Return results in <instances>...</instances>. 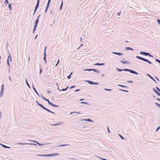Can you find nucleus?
Returning <instances> with one entry per match:
<instances>
[{"mask_svg": "<svg viewBox=\"0 0 160 160\" xmlns=\"http://www.w3.org/2000/svg\"><path fill=\"white\" fill-rule=\"evenodd\" d=\"M59 62V60H58L57 61V63H56V64L55 65V66H57L58 65V64Z\"/></svg>", "mask_w": 160, "mask_h": 160, "instance_id": "59", "label": "nucleus"}, {"mask_svg": "<svg viewBox=\"0 0 160 160\" xmlns=\"http://www.w3.org/2000/svg\"><path fill=\"white\" fill-rule=\"evenodd\" d=\"M83 44H82L78 48V49H79L82 46H83Z\"/></svg>", "mask_w": 160, "mask_h": 160, "instance_id": "63", "label": "nucleus"}, {"mask_svg": "<svg viewBox=\"0 0 160 160\" xmlns=\"http://www.w3.org/2000/svg\"><path fill=\"white\" fill-rule=\"evenodd\" d=\"M48 8L47 7H46V9L45 10V13H46L47 12V10H48Z\"/></svg>", "mask_w": 160, "mask_h": 160, "instance_id": "61", "label": "nucleus"}, {"mask_svg": "<svg viewBox=\"0 0 160 160\" xmlns=\"http://www.w3.org/2000/svg\"><path fill=\"white\" fill-rule=\"evenodd\" d=\"M155 104L158 107H159L160 108V104L158 103L157 102L155 103Z\"/></svg>", "mask_w": 160, "mask_h": 160, "instance_id": "36", "label": "nucleus"}, {"mask_svg": "<svg viewBox=\"0 0 160 160\" xmlns=\"http://www.w3.org/2000/svg\"><path fill=\"white\" fill-rule=\"evenodd\" d=\"M47 92L48 93H51L52 92V91L49 90H48Z\"/></svg>", "mask_w": 160, "mask_h": 160, "instance_id": "60", "label": "nucleus"}, {"mask_svg": "<svg viewBox=\"0 0 160 160\" xmlns=\"http://www.w3.org/2000/svg\"><path fill=\"white\" fill-rule=\"evenodd\" d=\"M28 144L29 145H34L35 146H37V145L35 143H28Z\"/></svg>", "mask_w": 160, "mask_h": 160, "instance_id": "34", "label": "nucleus"}, {"mask_svg": "<svg viewBox=\"0 0 160 160\" xmlns=\"http://www.w3.org/2000/svg\"><path fill=\"white\" fill-rule=\"evenodd\" d=\"M49 105L53 107H59L58 105L54 104L52 102Z\"/></svg>", "mask_w": 160, "mask_h": 160, "instance_id": "18", "label": "nucleus"}, {"mask_svg": "<svg viewBox=\"0 0 160 160\" xmlns=\"http://www.w3.org/2000/svg\"><path fill=\"white\" fill-rule=\"evenodd\" d=\"M0 145L3 148H10V147L7 146H6L5 145L3 144H2L1 143H0Z\"/></svg>", "mask_w": 160, "mask_h": 160, "instance_id": "17", "label": "nucleus"}, {"mask_svg": "<svg viewBox=\"0 0 160 160\" xmlns=\"http://www.w3.org/2000/svg\"><path fill=\"white\" fill-rule=\"evenodd\" d=\"M62 124V122H59L55 124H50L51 126H58V125H61Z\"/></svg>", "mask_w": 160, "mask_h": 160, "instance_id": "10", "label": "nucleus"}, {"mask_svg": "<svg viewBox=\"0 0 160 160\" xmlns=\"http://www.w3.org/2000/svg\"><path fill=\"white\" fill-rule=\"evenodd\" d=\"M81 121H86V119H82L80 120Z\"/></svg>", "mask_w": 160, "mask_h": 160, "instance_id": "64", "label": "nucleus"}, {"mask_svg": "<svg viewBox=\"0 0 160 160\" xmlns=\"http://www.w3.org/2000/svg\"><path fill=\"white\" fill-rule=\"evenodd\" d=\"M59 154V153H54L51 154H49L50 157L55 156L58 155Z\"/></svg>", "mask_w": 160, "mask_h": 160, "instance_id": "9", "label": "nucleus"}, {"mask_svg": "<svg viewBox=\"0 0 160 160\" xmlns=\"http://www.w3.org/2000/svg\"><path fill=\"white\" fill-rule=\"evenodd\" d=\"M36 102L37 103V104L39 106H40L41 108H42L43 109H44V110H45L46 111H47V112H50L51 113H52L55 114L54 112H53L52 111H51L49 109H48L47 108H46L44 107L42 104L39 103L37 101H36Z\"/></svg>", "mask_w": 160, "mask_h": 160, "instance_id": "3", "label": "nucleus"}, {"mask_svg": "<svg viewBox=\"0 0 160 160\" xmlns=\"http://www.w3.org/2000/svg\"><path fill=\"white\" fill-rule=\"evenodd\" d=\"M25 82H26V84L27 85V86H28V87L29 88H30V86L29 85L26 79H25Z\"/></svg>", "mask_w": 160, "mask_h": 160, "instance_id": "23", "label": "nucleus"}, {"mask_svg": "<svg viewBox=\"0 0 160 160\" xmlns=\"http://www.w3.org/2000/svg\"><path fill=\"white\" fill-rule=\"evenodd\" d=\"M160 127L159 126L158 127L156 130V131L158 132V130L160 129Z\"/></svg>", "mask_w": 160, "mask_h": 160, "instance_id": "45", "label": "nucleus"}, {"mask_svg": "<svg viewBox=\"0 0 160 160\" xmlns=\"http://www.w3.org/2000/svg\"><path fill=\"white\" fill-rule=\"evenodd\" d=\"M86 121H89L90 122H93V121H92L91 119H90L88 118L87 119H86Z\"/></svg>", "mask_w": 160, "mask_h": 160, "instance_id": "29", "label": "nucleus"}, {"mask_svg": "<svg viewBox=\"0 0 160 160\" xmlns=\"http://www.w3.org/2000/svg\"><path fill=\"white\" fill-rule=\"evenodd\" d=\"M152 90L154 91V92L156 94L158 95V94L159 92H158L157 90H156V89H155L154 88H153L152 89Z\"/></svg>", "mask_w": 160, "mask_h": 160, "instance_id": "24", "label": "nucleus"}, {"mask_svg": "<svg viewBox=\"0 0 160 160\" xmlns=\"http://www.w3.org/2000/svg\"><path fill=\"white\" fill-rule=\"evenodd\" d=\"M105 64L104 63H99V62H97L94 64L95 65H98V66H103Z\"/></svg>", "mask_w": 160, "mask_h": 160, "instance_id": "15", "label": "nucleus"}, {"mask_svg": "<svg viewBox=\"0 0 160 160\" xmlns=\"http://www.w3.org/2000/svg\"><path fill=\"white\" fill-rule=\"evenodd\" d=\"M156 88L157 90V91L158 92H160V89H159V88L158 87H156Z\"/></svg>", "mask_w": 160, "mask_h": 160, "instance_id": "39", "label": "nucleus"}, {"mask_svg": "<svg viewBox=\"0 0 160 160\" xmlns=\"http://www.w3.org/2000/svg\"><path fill=\"white\" fill-rule=\"evenodd\" d=\"M40 2V0H37V2L36 5H37L39 6V4Z\"/></svg>", "mask_w": 160, "mask_h": 160, "instance_id": "43", "label": "nucleus"}, {"mask_svg": "<svg viewBox=\"0 0 160 160\" xmlns=\"http://www.w3.org/2000/svg\"><path fill=\"white\" fill-rule=\"evenodd\" d=\"M86 81V82H88V83H89L91 85H93V83H94L92 81H89V80H87V81Z\"/></svg>", "mask_w": 160, "mask_h": 160, "instance_id": "21", "label": "nucleus"}, {"mask_svg": "<svg viewBox=\"0 0 160 160\" xmlns=\"http://www.w3.org/2000/svg\"><path fill=\"white\" fill-rule=\"evenodd\" d=\"M80 91V89H77L74 91V92H77Z\"/></svg>", "mask_w": 160, "mask_h": 160, "instance_id": "58", "label": "nucleus"}, {"mask_svg": "<svg viewBox=\"0 0 160 160\" xmlns=\"http://www.w3.org/2000/svg\"><path fill=\"white\" fill-rule=\"evenodd\" d=\"M155 60L156 62H158L159 64L160 63V60H158V59L157 58H156L155 59Z\"/></svg>", "mask_w": 160, "mask_h": 160, "instance_id": "42", "label": "nucleus"}, {"mask_svg": "<svg viewBox=\"0 0 160 160\" xmlns=\"http://www.w3.org/2000/svg\"><path fill=\"white\" fill-rule=\"evenodd\" d=\"M118 135L119 136V137L122 140H124L125 139V138L122 136L121 135L118 134Z\"/></svg>", "mask_w": 160, "mask_h": 160, "instance_id": "30", "label": "nucleus"}, {"mask_svg": "<svg viewBox=\"0 0 160 160\" xmlns=\"http://www.w3.org/2000/svg\"><path fill=\"white\" fill-rule=\"evenodd\" d=\"M30 141H31L32 142H34V143H36L37 144H38V142L36 141H35V140H30Z\"/></svg>", "mask_w": 160, "mask_h": 160, "instance_id": "49", "label": "nucleus"}, {"mask_svg": "<svg viewBox=\"0 0 160 160\" xmlns=\"http://www.w3.org/2000/svg\"><path fill=\"white\" fill-rule=\"evenodd\" d=\"M39 6H38L37 5H36V6L34 8V10L33 13V15H34L35 14V13H36V12L37 11L38 8L39 7Z\"/></svg>", "mask_w": 160, "mask_h": 160, "instance_id": "13", "label": "nucleus"}, {"mask_svg": "<svg viewBox=\"0 0 160 160\" xmlns=\"http://www.w3.org/2000/svg\"><path fill=\"white\" fill-rule=\"evenodd\" d=\"M45 144V143H44V144H41V143H39L38 142L37 144L39 146H43L45 144Z\"/></svg>", "mask_w": 160, "mask_h": 160, "instance_id": "33", "label": "nucleus"}, {"mask_svg": "<svg viewBox=\"0 0 160 160\" xmlns=\"http://www.w3.org/2000/svg\"><path fill=\"white\" fill-rule=\"evenodd\" d=\"M41 95L42 96V99L44 100H45L46 98H45L44 96H43L42 94H41Z\"/></svg>", "mask_w": 160, "mask_h": 160, "instance_id": "48", "label": "nucleus"}, {"mask_svg": "<svg viewBox=\"0 0 160 160\" xmlns=\"http://www.w3.org/2000/svg\"><path fill=\"white\" fill-rule=\"evenodd\" d=\"M125 49L126 50H133V49L131 48V47H126L125 48Z\"/></svg>", "mask_w": 160, "mask_h": 160, "instance_id": "19", "label": "nucleus"}, {"mask_svg": "<svg viewBox=\"0 0 160 160\" xmlns=\"http://www.w3.org/2000/svg\"><path fill=\"white\" fill-rule=\"evenodd\" d=\"M45 101L48 102V103L49 105L50 104L51 102H50V101H49V100L48 99H47V98H46Z\"/></svg>", "mask_w": 160, "mask_h": 160, "instance_id": "31", "label": "nucleus"}, {"mask_svg": "<svg viewBox=\"0 0 160 160\" xmlns=\"http://www.w3.org/2000/svg\"><path fill=\"white\" fill-rule=\"evenodd\" d=\"M121 62L123 64H129L130 62L128 61H123L121 60Z\"/></svg>", "mask_w": 160, "mask_h": 160, "instance_id": "16", "label": "nucleus"}, {"mask_svg": "<svg viewBox=\"0 0 160 160\" xmlns=\"http://www.w3.org/2000/svg\"><path fill=\"white\" fill-rule=\"evenodd\" d=\"M38 156H43V157H50L49 154H37Z\"/></svg>", "mask_w": 160, "mask_h": 160, "instance_id": "11", "label": "nucleus"}, {"mask_svg": "<svg viewBox=\"0 0 160 160\" xmlns=\"http://www.w3.org/2000/svg\"><path fill=\"white\" fill-rule=\"evenodd\" d=\"M5 3L6 4H8L9 3L8 1V0H5Z\"/></svg>", "mask_w": 160, "mask_h": 160, "instance_id": "62", "label": "nucleus"}, {"mask_svg": "<svg viewBox=\"0 0 160 160\" xmlns=\"http://www.w3.org/2000/svg\"><path fill=\"white\" fill-rule=\"evenodd\" d=\"M118 86H120V87H123V88H128V87L127 86H125V85H121V84H119L118 85Z\"/></svg>", "mask_w": 160, "mask_h": 160, "instance_id": "26", "label": "nucleus"}, {"mask_svg": "<svg viewBox=\"0 0 160 160\" xmlns=\"http://www.w3.org/2000/svg\"><path fill=\"white\" fill-rule=\"evenodd\" d=\"M7 64L8 67L9 68V70H8V72H9L10 69V66L9 64V60H8V59H7Z\"/></svg>", "mask_w": 160, "mask_h": 160, "instance_id": "14", "label": "nucleus"}, {"mask_svg": "<svg viewBox=\"0 0 160 160\" xmlns=\"http://www.w3.org/2000/svg\"><path fill=\"white\" fill-rule=\"evenodd\" d=\"M136 58L137 59H138L139 60H142L144 62H146L148 63L149 64H152V65H154V64L152 63V62L148 60V59H146L145 58H142L141 57L139 56H136Z\"/></svg>", "mask_w": 160, "mask_h": 160, "instance_id": "2", "label": "nucleus"}, {"mask_svg": "<svg viewBox=\"0 0 160 160\" xmlns=\"http://www.w3.org/2000/svg\"><path fill=\"white\" fill-rule=\"evenodd\" d=\"M127 82L128 83H132L133 81H132L129 80V81H127Z\"/></svg>", "mask_w": 160, "mask_h": 160, "instance_id": "57", "label": "nucleus"}, {"mask_svg": "<svg viewBox=\"0 0 160 160\" xmlns=\"http://www.w3.org/2000/svg\"><path fill=\"white\" fill-rule=\"evenodd\" d=\"M36 27H34L33 30V33H34V32L36 29Z\"/></svg>", "mask_w": 160, "mask_h": 160, "instance_id": "53", "label": "nucleus"}, {"mask_svg": "<svg viewBox=\"0 0 160 160\" xmlns=\"http://www.w3.org/2000/svg\"><path fill=\"white\" fill-rule=\"evenodd\" d=\"M107 128L108 132L109 133H110V132L109 129V127L107 126Z\"/></svg>", "mask_w": 160, "mask_h": 160, "instance_id": "51", "label": "nucleus"}, {"mask_svg": "<svg viewBox=\"0 0 160 160\" xmlns=\"http://www.w3.org/2000/svg\"><path fill=\"white\" fill-rule=\"evenodd\" d=\"M32 88H33V89L34 90V92H36V93L37 94V95L39 97H40V95L39 94V93L37 91L36 89V88H35V87H34V86L33 85H32Z\"/></svg>", "mask_w": 160, "mask_h": 160, "instance_id": "12", "label": "nucleus"}, {"mask_svg": "<svg viewBox=\"0 0 160 160\" xmlns=\"http://www.w3.org/2000/svg\"><path fill=\"white\" fill-rule=\"evenodd\" d=\"M84 71H88L90 72L91 71H93L97 73H100V71L97 70L96 69H91V68H88L84 70Z\"/></svg>", "mask_w": 160, "mask_h": 160, "instance_id": "4", "label": "nucleus"}, {"mask_svg": "<svg viewBox=\"0 0 160 160\" xmlns=\"http://www.w3.org/2000/svg\"><path fill=\"white\" fill-rule=\"evenodd\" d=\"M117 55L119 56H122L123 55V53L121 52H117Z\"/></svg>", "mask_w": 160, "mask_h": 160, "instance_id": "27", "label": "nucleus"}, {"mask_svg": "<svg viewBox=\"0 0 160 160\" xmlns=\"http://www.w3.org/2000/svg\"><path fill=\"white\" fill-rule=\"evenodd\" d=\"M72 73V72H71L70 75L67 76V78L68 79H70L71 78V76Z\"/></svg>", "mask_w": 160, "mask_h": 160, "instance_id": "32", "label": "nucleus"}, {"mask_svg": "<svg viewBox=\"0 0 160 160\" xmlns=\"http://www.w3.org/2000/svg\"><path fill=\"white\" fill-rule=\"evenodd\" d=\"M9 9L10 10H12V5L11 3H9L8 5Z\"/></svg>", "mask_w": 160, "mask_h": 160, "instance_id": "25", "label": "nucleus"}, {"mask_svg": "<svg viewBox=\"0 0 160 160\" xmlns=\"http://www.w3.org/2000/svg\"><path fill=\"white\" fill-rule=\"evenodd\" d=\"M68 145V144H62V145H60L58 147H61L65 146H67V145Z\"/></svg>", "mask_w": 160, "mask_h": 160, "instance_id": "41", "label": "nucleus"}, {"mask_svg": "<svg viewBox=\"0 0 160 160\" xmlns=\"http://www.w3.org/2000/svg\"><path fill=\"white\" fill-rule=\"evenodd\" d=\"M38 26V23H35V24H34V27H36V28H37V27Z\"/></svg>", "mask_w": 160, "mask_h": 160, "instance_id": "47", "label": "nucleus"}, {"mask_svg": "<svg viewBox=\"0 0 160 160\" xmlns=\"http://www.w3.org/2000/svg\"><path fill=\"white\" fill-rule=\"evenodd\" d=\"M75 87H76V86H75V85H73V86H71V87H70V89H72V88H74Z\"/></svg>", "mask_w": 160, "mask_h": 160, "instance_id": "56", "label": "nucleus"}, {"mask_svg": "<svg viewBox=\"0 0 160 160\" xmlns=\"http://www.w3.org/2000/svg\"><path fill=\"white\" fill-rule=\"evenodd\" d=\"M38 21H39V20L38 19H37L35 21V23H38Z\"/></svg>", "mask_w": 160, "mask_h": 160, "instance_id": "52", "label": "nucleus"}, {"mask_svg": "<svg viewBox=\"0 0 160 160\" xmlns=\"http://www.w3.org/2000/svg\"><path fill=\"white\" fill-rule=\"evenodd\" d=\"M50 2L48 1V3H47L46 7H47V8L48 7L49 8V7L50 6Z\"/></svg>", "mask_w": 160, "mask_h": 160, "instance_id": "37", "label": "nucleus"}, {"mask_svg": "<svg viewBox=\"0 0 160 160\" xmlns=\"http://www.w3.org/2000/svg\"><path fill=\"white\" fill-rule=\"evenodd\" d=\"M93 85H98V82H93Z\"/></svg>", "mask_w": 160, "mask_h": 160, "instance_id": "54", "label": "nucleus"}, {"mask_svg": "<svg viewBox=\"0 0 160 160\" xmlns=\"http://www.w3.org/2000/svg\"><path fill=\"white\" fill-rule=\"evenodd\" d=\"M47 49V47H45L44 49V52L43 53L44 57L43 58V59L44 60H46V57H47V54L46 53V50Z\"/></svg>", "mask_w": 160, "mask_h": 160, "instance_id": "7", "label": "nucleus"}, {"mask_svg": "<svg viewBox=\"0 0 160 160\" xmlns=\"http://www.w3.org/2000/svg\"><path fill=\"white\" fill-rule=\"evenodd\" d=\"M4 86V84H2L1 87V90L0 92V97L3 96V94Z\"/></svg>", "mask_w": 160, "mask_h": 160, "instance_id": "6", "label": "nucleus"}, {"mask_svg": "<svg viewBox=\"0 0 160 160\" xmlns=\"http://www.w3.org/2000/svg\"><path fill=\"white\" fill-rule=\"evenodd\" d=\"M140 54L141 55H144L146 56H148L149 57H153V56L151 55L149 52H144L141 51L140 52Z\"/></svg>", "mask_w": 160, "mask_h": 160, "instance_id": "5", "label": "nucleus"}, {"mask_svg": "<svg viewBox=\"0 0 160 160\" xmlns=\"http://www.w3.org/2000/svg\"><path fill=\"white\" fill-rule=\"evenodd\" d=\"M66 89H65V88H63L62 89H61V90H59V91H66Z\"/></svg>", "mask_w": 160, "mask_h": 160, "instance_id": "46", "label": "nucleus"}, {"mask_svg": "<svg viewBox=\"0 0 160 160\" xmlns=\"http://www.w3.org/2000/svg\"><path fill=\"white\" fill-rule=\"evenodd\" d=\"M42 72V69L41 68L40 69V71H39V73L40 74H41V73Z\"/></svg>", "mask_w": 160, "mask_h": 160, "instance_id": "55", "label": "nucleus"}, {"mask_svg": "<svg viewBox=\"0 0 160 160\" xmlns=\"http://www.w3.org/2000/svg\"><path fill=\"white\" fill-rule=\"evenodd\" d=\"M8 60L10 59V61L11 62H12V58L11 56V54L9 52H8Z\"/></svg>", "mask_w": 160, "mask_h": 160, "instance_id": "20", "label": "nucleus"}, {"mask_svg": "<svg viewBox=\"0 0 160 160\" xmlns=\"http://www.w3.org/2000/svg\"><path fill=\"white\" fill-rule=\"evenodd\" d=\"M119 90L120 91H124V92H128V91H127V90H123V89H119Z\"/></svg>", "mask_w": 160, "mask_h": 160, "instance_id": "35", "label": "nucleus"}, {"mask_svg": "<svg viewBox=\"0 0 160 160\" xmlns=\"http://www.w3.org/2000/svg\"><path fill=\"white\" fill-rule=\"evenodd\" d=\"M116 69L118 72H120L122 71L129 72L131 73H133L135 75H138V74L137 72L134 71L132 70L128 69V68H124L123 69H120L118 68H116Z\"/></svg>", "mask_w": 160, "mask_h": 160, "instance_id": "1", "label": "nucleus"}, {"mask_svg": "<svg viewBox=\"0 0 160 160\" xmlns=\"http://www.w3.org/2000/svg\"><path fill=\"white\" fill-rule=\"evenodd\" d=\"M17 144H19L20 145H22L28 144V143H21V142L18 143H17Z\"/></svg>", "mask_w": 160, "mask_h": 160, "instance_id": "28", "label": "nucleus"}, {"mask_svg": "<svg viewBox=\"0 0 160 160\" xmlns=\"http://www.w3.org/2000/svg\"><path fill=\"white\" fill-rule=\"evenodd\" d=\"M104 90H105L107 91H112V90L111 89H107V88H105L104 89Z\"/></svg>", "mask_w": 160, "mask_h": 160, "instance_id": "40", "label": "nucleus"}, {"mask_svg": "<svg viewBox=\"0 0 160 160\" xmlns=\"http://www.w3.org/2000/svg\"><path fill=\"white\" fill-rule=\"evenodd\" d=\"M147 75L148 76L150 79H152V80L154 81L156 83H157V82L149 74L147 73Z\"/></svg>", "mask_w": 160, "mask_h": 160, "instance_id": "8", "label": "nucleus"}, {"mask_svg": "<svg viewBox=\"0 0 160 160\" xmlns=\"http://www.w3.org/2000/svg\"><path fill=\"white\" fill-rule=\"evenodd\" d=\"M80 103H81V104H86L87 105H89V104L88 103L86 102H80Z\"/></svg>", "mask_w": 160, "mask_h": 160, "instance_id": "38", "label": "nucleus"}, {"mask_svg": "<svg viewBox=\"0 0 160 160\" xmlns=\"http://www.w3.org/2000/svg\"><path fill=\"white\" fill-rule=\"evenodd\" d=\"M54 10H52V9H51V11H50V13L51 14H52L54 13Z\"/></svg>", "mask_w": 160, "mask_h": 160, "instance_id": "50", "label": "nucleus"}, {"mask_svg": "<svg viewBox=\"0 0 160 160\" xmlns=\"http://www.w3.org/2000/svg\"><path fill=\"white\" fill-rule=\"evenodd\" d=\"M62 5H63V0H62L61 3V4L60 5V7H59L60 10H61L62 9Z\"/></svg>", "mask_w": 160, "mask_h": 160, "instance_id": "22", "label": "nucleus"}, {"mask_svg": "<svg viewBox=\"0 0 160 160\" xmlns=\"http://www.w3.org/2000/svg\"><path fill=\"white\" fill-rule=\"evenodd\" d=\"M157 22L158 23V24L160 25V19H157Z\"/></svg>", "mask_w": 160, "mask_h": 160, "instance_id": "44", "label": "nucleus"}]
</instances>
